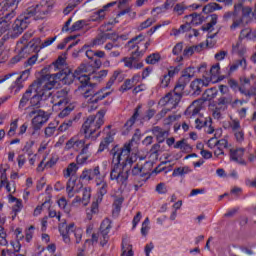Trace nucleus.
I'll use <instances>...</instances> for the list:
<instances>
[{"mask_svg":"<svg viewBox=\"0 0 256 256\" xmlns=\"http://www.w3.org/2000/svg\"><path fill=\"white\" fill-rule=\"evenodd\" d=\"M133 142L125 143L123 147L114 146L110 155H112V169L110 180L116 181L120 187H127L129 183V173L133 163L137 161V154L131 153Z\"/></svg>","mask_w":256,"mask_h":256,"instance_id":"1","label":"nucleus"},{"mask_svg":"<svg viewBox=\"0 0 256 256\" xmlns=\"http://www.w3.org/2000/svg\"><path fill=\"white\" fill-rule=\"evenodd\" d=\"M90 65L81 64L74 73L69 68H65L60 70L55 74H46L43 75L42 78L46 79V83L52 84V89H55V85L57 83H62V85H71L74 81L77 83L80 82L79 90L83 89V87L89 86V78L87 77V73L90 69Z\"/></svg>","mask_w":256,"mask_h":256,"instance_id":"2","label":"nucleus"},{"mask_svg":"<svg viewBox=\"0 0 256 256\" xmlns=\"http://www.w3.org/2000/svg\"><path fill=\"white\" fill-rule=\"evenodd\" d=\"M47 1L49 0H42L40 4L28 7L16 18L12 25V37L14 39L19 37L29 27L33 19H43L49 13Z\"/></svg>","mask_w":256,"mask_h":256,"instance_id":"3","label":"nucleus"},{"mask_svg":"<svg viewBox=\"0 0 256 256\" xmlns=\"http://www.w3.org/2000/svg\"><path fill=\"white\" fill-rule=\"evenodd\" d=\"M143 41H145V35L139 34L138 36H135L127 42V47L129 51L135 49V51L131 52L130 57H125L122 60L125 67H127L128 69H143L144 64L143 62H139V59H141V57L145 55L147 49H149V47L151 46V40H148L146 43H144L143 48L141 49V46L139 45H141Z\"/></svg>","mask_w":256,"mask_h":256,"instance_id":"4","label":"nucleus"},{"mask_svg":"<svg viewBox=\"0 0 256 256\" xmlns=\"http://www.w3.org/2000/svg\"><path fill=\"white\" fill-rule=\"evenodd\" d=\"M256 15V4L253 8L249 6H243V3L239 2L234 5L233 11H227L223 14L222 19L225 23H229L232 21V25L230 26L231 31H235V29H239V27H245V25H249L252 17Z\"/></svg>","mask_w":256,"mask_h":256,"instance_id":"5","label":"nucleus"},{"mask_svg":"<svg viewBox=\"0 0 256 256\" xmlns=\"http://www.w3.org/2000/svg\"><path fill=\"white\" fill-rule=\"evenodd\" d=\"M33 35V31H28L24 33L23 36L20 38L17 43L19 52L18 55L14 56L11 59L12 65H15V63H19L21 59H25L28 55H33V53L35 54L41 51V48L39 47V45H41V38H33Z\"/></svg>","mask_w":256,"mask_h":256,"instance_id":"6","label":"nucleus"},{"mask_svg":"<svg viewBox=\"0 0 256 256\" xmlns=\"http://www.w3.org/2000/svg\"><path fill=\"white\" fill-rule=\"evenodd\" d=\"M119 75H121V72L117 70L114 71L113 75L106 83V86L101 88L100 90H95L93 88H88L85 90L83 96L86 99V102L88 103V105H95L94 107L90 106L89 111H95V109H97V103H99V101H103V99H106V97H109V95H111V91H109V89H111L113 85H115V81H117V77H119Z\"/></svg>","mask_w":256,"mask_h":256,"instance_id":"7","label":"nucleus"},{"mask_svg":"<svg viewBox=\"0 0 256 256\" xmlns=\"http://www.w3.org/2000/svg\"><path fill=\"white\" fill-rule=\"evenodd\" d=\"M47 79L41 76L37 79L36 82L33 83L35 87H33V93L30 98V107H41V101H47L53 95L51 90L53 89V84L51 82H46Z\"/></svg>","mask_w":256,"mask_h":256,"instance_id":"8","label":"nucleus"},{"mask_svg":"<svg viewBox=\"0 0 256 256\" xmlns=\"http://www.w3.org/2000/svg\"><path fill=\"white\" fill-rule=\"evenodd\" d=\"M105 124V111L100 110L96 116H89L83 123L81 132L84 133L85 139H97L101 132H98L96 136H93L97 130L101 129V126Z\"/></svg>","mask_w":256,"mask_h":256,"instance_id":"9","label":"nucleus"},{"mask_svg":"<svg viewBox=\"0 0 256 256\" xmlns=\"http://www.w3.org/2000/svg\"><path fill=\"white\" fill-rule=\"evenodd\" d=\"M23 0H6L3 6L4 11H8L4 14V17L0 18V35H3V33H6V31H9V27H11V24L9 21L17 15L15 12V9L19 6V3H21Z\"/></svg>","mask_w":256,"mask_h":256,"instance_id":"10","label":"nucleus"},{"mask_svg":"<svg viewBox=\"0 0 256 256\" xmlns=\"http://www.w3.org/2000/svg\"><path fill=\"white\" fill-rule=\"evenodd\" d=\"M187 85H189V82H186V80H182V78H179L176 86L174 87V95L176 97L175 101L173 100V94L168 93L163 99L160 100V103H166L167 105L171 103L174 107H177V105H179V102L181 101V97H183V91H185Z\"/></svg>","mask_w":256,"mask_h":256,"instance_id":"11","label":"nucleus"},{"mask_svg":"<svg viewBox=\"0 0 256 256\" xmlns=\"http://www.w3.org/2000/svg\"><path fill=\"white\" fill-rule=\"evenodd\" d=\"M56 97L59 100L54 104V107H64L58 114V117H60V119H65V117L71 115V111H73V107L67 106L69 105V99H67V91H58Z\"/></svg>","mask_w":256,"mask_h":256,"instance_id":"12","label":"nucleus"},{"mask_svg":"<svg viewBox=\"0 0 256 256\" xmlns=\"http://www.w3.org/2000/svg\"><path fill=\"white\" fill-rule=\"evenodd\" d=\"M199 73H205L203 74L204 79H207L210 83H219L221 79L219 78V75L221 73V66L219 63L213 65L209 72H207V64H202L198 68Z\"/></svg>","mask_w":256,"mask_h":256,"instance_id":"13","label":"nucleus"},{"mask_svg":"<svg viewBox=\"0 0 256 256\" xmlns=\"http://www.w3.org/2000/svg\"><path fill=\"white\" fill-rule=\"evenodd\" d=\"M83 189V183L78 181L77 176H71L66 184V191L68 197L72 199L76 193H79Z\"/></svg>","mask_w":256,"mask_h":256,"instance_id":"14","label":"nucleus"},{"mask_svg":"<svg viewBox=\"0 0 256 256\" xmlns=\"http://www.w3.org/2000/svg\"><path fill=\"white\" fill-rule=\"evenodd\" d=\"M31 75V69H26L22 72V74L11 84L9 87L11 92H14V95H17L23 89V82L29 79Z\"/></svg>","mask_w":256,"mask_h":256,"instance_id":"15","label":"nucleus"},{"mask_svg":"<svg viewBox=\"0 0 256 256\" xmlns=\"http://www.w3.org/2000/svg\"><path fill=\"white\" fill-rule=\"evenodd\" d=\"M85 65H89V64H85ZM90 68H88L87 72H84V75L87 76L88 78V85H89V81L94 80V81H103L105 79V77H107V75H109V70H100V71H96L95 68H93V66L89 65Z\"/></svg>","mask_w":256,"mask_h":256,"instance_id":"16","label":"nucleus"},{"mask_svg":"<svg viewBox=\"0 0 256 256\" xmlns=\"http://www.w3.org/2000/svg\"><path fill=\"white\" fill-rule=\"evenodd\" d=\"M99 177H101V167L99 166L84 168L80 175L82 181H93V179H99Z\"/></svg>","mask_w":256,"mask_h":256,"instance_id":"17","label":"nucleus"},{"mask_svg":"<svg viewBox=\"0 0 256 256\" xmlns=\"http://www.w3.org/2000/svg\"><path fill=\"white\" fill-rule=\"evenodd\" d=\"M47 121H49V114L42 110V112H39V114L32 118V129L34 131H41Z\"/></svg>","mask_w":256,"mask_h":256,"instance_id":"18","label":"nucleus"},{"mask_svg":"<svg viewBox=\"0 0 256 256\" xmlns=\"http://www.w3.org/2000/svg\"><path fill=\"white\" fill-rule=\"evenodd\" d=\"M111 232V220L106 218L100 225V233L103 239L100 241L101 247H105L109 243V233Z\"/></svg>","mask_w":256,"mask_h":256,"instance_id":"19","label":"nucleus"},{"mask_svg":"<svg viewBox=\"0 0 256 256\" xmlns=\"http://www.w3.org/2000/svg\"><path fill=\"white\" fill-rule=\"evenodd\" d=\"M209 81L203 76L202 79H196L191 82L190 87L193 91L192 95H199L203 92V87H209Z\"/></svg>","mask_w":256,"mask_h":256,"instance_id":"20","label":"nucleus"},{"mask_svg":"<svg viewBox=\"0 0 256 256\" xmlns=\"http://www.w3.org/2000/svg\"><path fill=\"white\" fill-rule=\"evenodd\" d=\"M228 85L233 91H239L241 95H245V97H253L256 95L255 90L251 91L249 89L243 88V86H239V82H237L235 79H230L228 81Z\"/></svg>","mask_w":256,"mask_h":256,"instance_id":"21","label":"nucleus"},{"mask_svg":"<svg viewBox=\"0 0 256 256\" xmlns=\"http://www.w3.org/2000/svg\"><path fill=\"white\" fill-rule=\"evenodd\" d=\"M113 141H115V131L111 130L107 132L106 137L100 142L98 153H103Z\"/></svg>","mask_w":256,"mask_h":256,"instance_id":"22","label":"nucleus"},{"mask_svg":"<svg viewBox=\"0 0 256 256\" xmlns=\"http://www.w3.org/2000/svg\"><path fill=\"white\" fill-rule=\"evenodd\" d=\"M83 147H85V139L80 140L78 136H74L66 142V149L79 151V149H83Z\"/></svg>","mask_w":256,"mask_h":256,"instance_id":"23","label":"nucleus"},{"mask_svg":"<svg viewBox=\"0 0 256 256\" xmlns=\"http://www.w3.org/2000/svg\"><path fill=\"white\" fill-rule=\"evenodd\" d=\"M152 134L156 137L158 143H165V139L169 137V131L163 130V128L159 126H154L152 128Z\"/></svg>","mask_w":256,"mask_h":256,"instance_id":"24","label":"nucleus"},{"mask_svg":"<svg viewBox=\"0 0 256 256\" xmlns=\"http://www.w3.org/2000/svg\"><path fill=\"white\" fill-rule=\"evenodd\" d=\"M73 229H75V223H70L69 225H62L59 227V233L64 242L69 243V241H71L69 235H71Z\"/></svg>","mask_w":256,"mask_h":256,"instance_id":"25","label":"nucleus"},{"mask_svg":"<svg viewBox=\"0 0 256 256\" xmlns=\"http://www.w3.org/2000/svg\"><path fill=\"white\" fill-rule=\"evenodd\" d=\"M33 87H35V84L30 85V87L22 95V98L20 99V102H19L18 109L23 110L25 109V107H27V103L31 101V97L33 95Z\"/></svg>","mask_w":256,"mask_h":256,"instance_id":"26","label":"nucleus"},{"mask_svg":"<svg viewBox=\"0 0 256 256\" xmlns=\"http://www.w3.org/2000/svg\"><path fill=\"white\" fill-rule=\"evenodd\" d=\"M199 113H201V105H199V100L193 101L192 105H190L185 111V115L190 117V119H193V117H196V115H199Z\"/></svg>","mask_w":256,"mask_h":256,"instance_id":"27","label":"nucleus"},{"mask_svg":"<svg viewBox=\"0 0 256 256\" xmlns=\"http://www.w3.org/2000/svg\"><path fill=\"white\" fill-rule=\"evenodd\" d=\"M121 256H134L133 245L129 243V240L123 238L121 243Z\"/></svg>","mask_w":256,"mask_h":256,"instance_id":"28","label":"nucleus"},{"mask_svg":"<svg viewBox=\"0 0 256 256\" xmlns=\"http://www.w3.org/2000/svg\"><path fill=\"white\" fill-rule=\"evenodd\" d=\"M243 155H245V149L243 148L230 149V160L235 161V163H243L241 162Z\"/></svg>","mask_w":256,"mask_h":256,"instance_id":"29","label":"nucleus"},{"mask_svg":"<svg viewBox=\"0 0 256 256\" xmlns=\"http://www.w3.org/2000/svg\"><path fill=\"white\" fill-rule=\"evenodd\" d=\"M98 190H97V201L102 202L103 201V197H105V195H107V189L109 188V185L107 184V182L105 181H100L98 183H96Z\"/></svg>","mask_w":256,"mask_h":256,"instance_id":"30","label":"nucleus"},{"mask_svg":"<svg viewBox=\"0 0 256 256\" xmlns=\"http://www.w3.org/2000/svg\"><path fill=\"white\" fill-rule=\"evenodd\" d=\"M80 201H82L83 205H88L89 201H91V189L89 187L83 188L82 199L76 196L73 203H80Z\"/></svg>","mask_w":256,"mask_h":256,"instance_id":"31","label":"nucleus"},{"mask_svg":"<svg viewBox=\"0 0 256 256\" xmlns=\"http://www.w3.org/2000/svg\"><path fill=\"white\" fill-rule=\"evenodd\" d=\"M139 111H141V105L135 108L133 115L129 118V120L126 121L124 127L131 129V127L135 125L137 119H139Z\"/></svg>","mask_w":256,"mask_h":256,"instance_id":"32","label":"nucleus"},{"mask_svg":"<svg viewBox=\"0 0 256 256\" xmlns=\"http://www.w3.org/2000/svg\"><path fill=\"white\" fill-rule=\"evenodd\" d=\"M195 77V67H188L182 71L180 79L190 83L191 79Z\"/></svg>","mask_w":256,"mask_h":256,"instance_id":"33","label":"nucleus"},{"mask_svg":"<svg viewBox=\"0 0 256 256\" xmlns=\"http://www.w3.org/2000/svg\"><path fill=\"white\" fill-rule=\"evenodd\" d=\"M239 67H242V69H247V60L245 58L236 60L229 69V75H231V73H235V71H237L239 69Z\"/></svg>","mask_w":256,"mask_h":256,"instance_id":"34","label":"nucleus"},{"mask_svg":"<svg viewBox=\"0 0 256 256\" xmlns=\"http://www.w3.org/2000/svg\"><path fill=\"white\" fill-rule=\"evenodd\" d=\"M214 11H223V6L217 2H210L203 7V13H213Z\"/></svg>","mask_w":256,"mask_h":256,"instance_id":"35","label":"nucleus"},{"mask_svg":"<svg viewBox=\"0 0 256 256\" xmlns=\"http://www.w3.org/2000/svg\"><path fill=\"white\" fill-rule=\"evenodd\" d=\"M185 19L190 20V25H193L194 27H197V25H201L203 23V16L201 14L192 13L190 15H186Z\"/></svg>","mask_w":256,"mask_h":256,"instance_id":"36","label":"nucleus"},{"mask_svg":"<svg viewBox=\"0 0 256 256\" xmlns=\"http://www.w3.org/2000/svg\"><path fill=\"white\" fill-rule=\"evenodd\" d=\"M255 77V75H251L250 78H247L245 76L240 77V87H243V89H247V87H251V85H256Z\"/></svg>","mask_w":256,"mask_h":256,"instance_id":"37","label":"nucleus"},{"mask_svg":"<svg viewBox=\"0 0 256 256\" xmlns=\"http://www.w3.org/2000/svg\"><path fill=\"white\" fill-rule=\"evenodd\" d=\"M132 175L137 177V179H145V177H151L149 173L143 172V167H139V165H136L132 168Z\"/></svg>","mask_w":256,"mask_h":256,"instance_id":"38","label":"nucleus"},{"mask_svg":"<svg viewBox=\"0 0 256 256\" xmlns=\"http://www.w3.org/2000/svg\"><path fill=\"white\" fill-rule=\"evenodd\" d=\"M191 173V168L188 166L175 168L172 172V177H183Z\"/></svg>","mask_w":256,"mask_h":256,"instance_id":"39","label":"nucleus"},{"mask_svg":"<svg viewBox=\"0 0 256 256\" xmlns=\"http://www.w3.org/2000/svg\"><path fill=\"white\" fill-rule=\"evenodd\" d=\"M33 147H35V141L29 140L25 143L24 147L22 148V153H25L28 155V157H32V155H35V151L33 150Z\"/></svg>","mask_w":256,"mask_h":256,"instance_id":"40","label":"nucleus"},{"mask_svg":"<svg viewBox=\"0 0 256 256\" xmlns=\"http://www.w3.org/2000/svg\"><path fill=\"white\" fill-rule=\"evenodd\" d=\"M66 59L63 56H59L58 59L52 63V67H54L55 71H63L65 69Z\"/></svg>","mask_w":256,"mask_h":256,"instance_id":"41","label":"nucleus"},{"mask_svg":"<svg viewBox=\"0 0 256 256\" xmlns=\"http://www.w3.org/2000/svg\"><path fill=\"white\" fill-rule=\"evenodd\" d=\"M25 113L28 117V119H33L35 116L39 115L40 112H43V110L35 107V106H28L26 109H25Z\"/></svg>","mask_w":256,"mask_h":256,"instance_id":"42","label":"nucleus"},{"mask_svg":"<svg viewBox=\"0 0 256 256\" xmlns=\"http://www.w3.org/2000/svg\"><path fill=\"white\" fill-rule=\"evenodd\" d=\"M76 171H79V166H77L75 162L70 163L66 170H64L65 179H69V177H71V174L75 173Z\"/></svg>","mask_w":256,"mask_h":256,"instance_id":"43","label":"nucleus"},{"mask_svg":"<svg viewBox=\"0 0 256 256\" xmlns=\"http://www.w3.org/2000/svg\"><path fill=\"white\" fill-rule=\"evenodd\" d=\"M147 65H156V63H159L161 61V55L159 53H152L145 59Z\"/></svg>","mask_w":256,"mask_h":256,"instance_id":"44","label":"nucleus"},{"mask_svg":"<svg viewBox=\"0 0 256 256\" xmlns=\"http://www.w3.org/2000/svg\"><path fill=\"white\" fill-rule=\"evenodd\" d=\"M195 123H196V129H202L203 127H207V125H211V123H213V120L211 119V117L204 118V119L197 118L195 120Z\"/></svg>","mask_w":256,"mask_h":256,"instance_id":"45","label":"nucleus"},{"mask_svg":"<svg viewBox=\"0 0 256 256\" xmlns=\"http://www.w3.org/2000/svg\"><path fill=\"white\" fill-rule=\"evenodd\" d=\"M255 38H256V33L249 30V28L243 29L240 32V39H249L251 41V40H255Z\"/></svg>","mask_w":256,"mask_h":256,"instance_id":"46","label":"nucleus"},{"mask_svg":"<svg viewBox=\"0 0 256 256\" xmlns=\"http://www.w3.org/2000/svg\"><path fill=\"white\" fill-rule=\"evenodd\" d=\"M189 9V6L185 5V3H177L173 8V13L178 16H181Z\"/></svg>","mask_w":256,"mask_h":256,"instance_id":"47","label":"nucleus"},{"mask_svg":"<svg viewBox=\"0 0 256 256\" xmlns=\"http://www.w3.org/2000/svg\"><path fill=\"white\" fill-rule=\"evenodd\" d=\"M19 127V119H15L10 123V129L7 132V137H15V133H17V129Z\"/></svg>","mask_w":256,"mask_h":256,"instance_id":"48","label":"nucleus"},{"mask_svg":"<svg viewBox=\"0 0 256 256\" xmlns=\"http://www.w3.org/2000/svg\"><path fill=\"white\" fill-rule=\"evenodd\" d=\"M89 47H91V46H89V45L88 46L87 45L83 46L82 49H80L78 51V53H83L85 51L86 57L88 59H90V61H93V59L95 57V51L89 49Z\"/></svg>","mask_w":256,"mask_h":256,"instance_id":"49","label":"nucleus"},{"mask_svg":"<svg viewBox=\"0 0 256 256\" xmlns=\"http://www.w3.org/2000/svg\"><path fill=\"white\" fill-rule=\"evenodd\" d=\"M102 37H104L105 43L107 41H112V43H117L119 41V36H117V33H102Z\"/></svg>","mask_w":256,"mask_h":256,"instance_id":"50","label":"nucleus"},{"mask_svg":"<svg viewBox=\"0 0 256 256\" xmlns=\"http://www.w3.org/2000/svg\"><path fill=\"white\" fill-rule=\"evenodd\" d=\"M115 5H117V2H110L104 5L102 9L98 10L97 15L99 19H105V11H107V9H109L110 7H114Z\"/></svg>","mask_w":256,"mask_h":256,"instance_id":"51","label":"nucleus"},{"mask_svg":"<svg viewBox=\"0 0 256 256\" xmlns=\"http://www.w3.org/2000/svg\"><path fill=\"white\" fill-rule=\"evenodd\" d=\"M187 31H191V23H185V24H182L179 29H176L174 31V35L177 36V35H181V33H187Z\"/></svg>","mask_w":256,"mask_h":256,"instance_id":"52","label":"nucleus"},{"mask_svg":"<svg viewBox=\"0 0 256 256\" xmlns=\"http://www.w3.org/2000/svg\"><path fill=\"white\" fill-rule=\"evenodd\" d=\"M180 71H181V64L177 66H170L168 73L166 75L171 79L175 77V75H179Z\"/></svg>","mask_w":256,"mask_h":256,"instance_id":"53","label":"nucleus"},{"mask_svg":"<svg viewBox=\"0 0 256 256\" xmlns=\"http://www.w3.org/2000/svg\"><path fill=\"white\" fill-rule=\"evenodd\" d=\"M105 43V38L103 34L98 35L95 39L91 41L89 47H98L99 45H103Z\"/></svg>","mask_w":256,"mask_h":256,"instance_id":"54","label":"nucleus"},{"mask_svg":"<svg viewBox=\"0 0 256 256\" xmlns=\"http://www.w3.org/2000/svg\"><path fill=\"white\" fill-rule=\"evenodd\" d=\"M55 131H57V126L54 124H49L48 127H46L44 130V135L47 138L53 137V135H55Z\"/></svg>","mask_w":256,"mask_h":256,"instance_id":"55","label":"nucleus"},{"mask_svg":"<svg viewBox=\"0 0 256 256\" xmlns=\"http://www.w3.org/2000/svg\"><path fill=\"white\" fill-rule=\"evenodd\" d=\"M72 233H74L76 243H77V245H79V243H81V239H83V229L82 228H76L75 225H74Z\"/></svg>","mask_w":256,"mask_h":256,"instance_id":"56","label":"nucleus"},{"mask_svg":"<svg viewBox=\"0 0 256 256\" xmlns=\"http://www.w3.org/2000/svg\"><path fill=\"white\" fill-rule=\"evenodd\" d=\"M87 161H89V155L80 153L76 157L77 165H80V166L87 165Z\"/></svg>","mask_w":256,"mask_h":256,"instance_id":"57","label":"nucleus"},{"mask_svg":"<svg viewBox=\"0 0 256 256\" xmlns=\"http://www.w3.org/2000/svg\"><path fill=\"white\" fill-rule=\"evenodd\" d=\"M34 234H35V226H30L28 229H26V232H25L26 243H31Z\"/></svg>","mask_w":256,"mask_h":256,"instance_id":"58","label":"nucleus"},{"mask_svg":"<svg viewBox=\"0 0 256 256\" xmlns=\"http://www.w3.org/2000/svg\"><path fill=\"white\" fill-rule=\"evenodd\" d=\"M83 23H85L84 20H78L73 23V25L70 27V33H75V31H81L83 29Z\"/></svg>","mask_w":256,"mask_h":256,"instance_id":"59","label":"nucleus"},{"mask_svg":"<svg viewBox=\"0 0 256 256\" xmlns=\"http://www.w3.org/2000/svg\"><path fill=\"white\" fill-rule=\"evenodd\" d=\"M204 96L208 101H211V99H215L217 97V89L210 88L205 91Z\"/></svg>","mask_w":256,"mask_h":256,"instance_id":"60","label":"nucleus"},{"mask_svg":"<svg viewBox=\"0 0 256 256\" xmlns=\"http://www.w3.org/2000/svg\"><path fill=\"white\" fill-rule=\"evenodd\" d=\"M169 83H171V78L167 74H164L160 78V87L162 89H167V87H169Z\"/></svg>","mask_w":256,"mask_h":256,"instance_id":"61","label":"nucleus"},{"mask_svg":"<svg viewBox=\"0 0 256 256\" xmlns=\"http://www.w3.org/2000/svg\"><path fill=\"white\" fill-rule=\"evenodd\" d=\"M57 41V36L47 38L42 44H39L40 51L41 49H45V47H50V45H53Z\"/></svg>","mask_w":256,"mask_h":256,"instance_id":"62","label":"nucleus"},{"mask_svg":"<svg viewBox=\"0 0 256 256\" xmlns=\"http://www.w3.org/2000/svg\"><path fill=\"white\" fill-rule=\"evenodd\" d=\"M155 23V18H148L144 22H142L139 26L140 31H143V29H149L151 25Z\"/></svg>","mask_w":256,"mask_h":256,"instance_id":"63","label":"nucleus"},{"mask_svg":"<svg viewBox=\"0 0 256 256\" xmlns=\"http://www.w3.org/2000/svg\"><path fill=\"white\" fill-rule=\"evenodd\" d=\"M135 84L133 83V80L131 79H126L123 83V85L121 86L122 91L125 93V91H131V89H133V86Z\"/></svg>","mask_w":256,"mask_h":256,"instance_id":"64","label":"nucleus"}]
</instances>
